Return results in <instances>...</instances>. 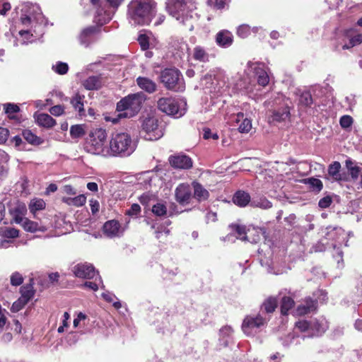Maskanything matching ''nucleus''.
<instances>
[{"label": "nucleus", "instance_id": "27", "mask_svg": "<svg viewBox=\"0 0 362 362\" xmlns=\"http://www.w3.org/2000/svg\"><path fill=\"white\" fill-rule=\"evenodd\" d=\"M136 83L141 89L149 93H153L156 89V83L152 80L146 77H138Z\"/></svg>", "mask_w": 362, "mask_h": 362}, {"label": "nucleus", "instance_id": "29", "mask_svg": "<svg viewBox=\"0 0 362 362\" xmlns=\"http://www.w3.org/2000/svg\"><path fill=\"white\" fill-rule=\"evenodd\" d=\"M241 120L242 122L238 127L239 132L241 133L249 132L252 128L251 120L247 118H244V114L243 112H239L235 117V121L236 122H239Z\"/></svg>", "mask_w": 362, "mask_h": 362}, {"label": "nucleus", "instance_id": "22", "mask_svg": "<svg viewBox=\"0 0 362 362\" xmlns=\"http://www.w3.org/2000/svg\"><path fill=\"white\" fill-rule=\"evenodd\" d=\"M20 225L24 228L25 230L35 233L36 231H45L46 227L42 226L40 223L33 221L28 218L24 219Z\"/></svg>", "mask_w": 362, "mask_h": 362}, {"label": "nucleus", "instance_id": "44", "mask_svg": "<svg viewBox=\"0 0 362 362\" xmlns=\"http://www.w3.org/2000/svg\"><path fill=\"white\" fill-rule=\"evenodd\" d=\"M305 183L309 185L310 188L313 191L320 192L323 187L322 182L320 180L311 177L305 180Z\"/></svg>", "mask_w": 362, "mask_h": 362}, {"label": "nucleus", "instance_id": "20", "mask_svg": "<svg viewBox=\"0 0 362 362\" xmlns=\"http://www.w3.org/2000/svg\"><path fill=\"white\" fill-rule=\"evenodd\" d=\"M27 213V207L24 203H18L13 208L11 209L13 221L20 224L24 219Z\"/></svg>", "mask_w": 362, "mask_h": 362}, {"label": "nucleus", "instance_id": "10", "mask_svg": "<svg viewBox=\"0 0 362 362\" xmlns=\"http://www.w3.org/2000/svg\"><path fill=\"white\" fill-rule=\"evenodd\" d=\"M141 127V134L146 140L156 141L163 135L161 128L158 127V119L155 117L146 118Z\"/></svg>", "mask_w": 362, "mask_h": 362}, {"label": "nucleus", "instance_id": "59", "mask_svg": "<svg viewBox=\"0 0 362 362\" xmlns=\"http://www.w3.org/2000/svg\"><path fill=\"white\" fill-rule=\"evenodd\" d=\"M141 211V207L138 204H133L130 209L126 211V214L129 216H136Z\"/></svg>", "mask_w": 362, "mask_h": 362}, {"label": "nucleus", "instance_id": "60", "mask_svg": "<svg viewBox=\"0 0 362 362\" xmlns=\"http://www.w3.org/2000/svg\"><path fill=\"white\" fill-rule=\"evenodd\" d=\"M228 0H208V4L211 6H214V8L218 9L224 8Z\"/></svg>", "mask_w": 362, "mask_h": 362}, {"label": "nucleus", "instance_id": "61", "mask_svg": "<svg viewBox=\"0 0 362 362\" xmlns=\"http://www.w3.org/2000/svg\"><path fill=\"white\" fill-rule=\"evenodd\" d=\"M138 41L142 49L146 50L149 47L148 39L146 35H140Z\"/></svg>", "mask_w": 362, "mask_h": 362}, {"label": "nucleus", "instance_id": "43", "mask_svg": "<svg viewBox=\"0 0 362 362\" xmlns=\"http://www.w3.org/2000/svg\"><path fill=\"white\" fill-rule=\"evenodd\" d=\"M21 300H24V303H28L33 296L34 292L30 285L23 286L21 288Z\"/></svg>", "mask_w": 362, "mask_h": 362}, {"label": "nucleus", "instance_id": "49", "mask_svg": "<svg viewBox=\"0 0 362 362\" xmlns=\"http://www.w3.org/2000/svg\"><path fill=\"white\" fill-rule=\"evenodd\" d=\"M70 134L73 138H80L85 134L83 125H73L70 128Z\"/></svg>", "mask_w": 362, "mask_h": 362}, {"label": "nucleus", "instance_id": "33", "mask_svg": "<svg viewBox=\"0 0 362 362\" xmlns=\"http://www.w3.org/2000/svg\"><path fill=\"white\" fill-rule=\"evenodd\" d=\"M341 164L335 161L331 165H329L328 168V175L332 177V180L336 181H339L342 180L341 175L340 174Z\"/></svg>", "mask_w": 362, "mask_h": 362}, {"label": "nucleus", "instance_id": "48", "mask_svg": "<svg viewBox=\"0 0 362 362\" xmlns=\"http://www.w3.org/2000/svg\"><path fill=\"white\" fill-rule=\"evenodd\" d=\"M152 212L158 216H164L167 213L166 206L163 203L153 204Z\"/></svg>", "mask_w": 362, "mask_h": 362}, {"label": "nucleus", "instance_id": "15", "mask_svg": "<svg viewBox=\"0 0 362 362\" xmlns=\"http://www.w3.org/2000/svg\"><path fill=\"white\" fill-rule=\"evenodd\" d=\"M91 4L96 9L94 21L99 25H103L112 18V12L105 8L101 0H90Z\"/></svg>", "mask_w": 362, "mask_h": 362}, {"label": "nucleus", "instance_id": "16", "mask_svg": "<svg viewBox=\"0 0 362 362\" xmlns=\"http://www.w3.org/2000/svg\"><path fill=\"white\" fill-rule=\"evenodd\" d=\"M127 222V223H128ZM127 224L125 226H122L117 220H110L106 221L103 225V233L108 238L121 237L123 235Z\"/></svg>", "mask_w": 362, "mask_h": 362}, {"label": "nucleus", "instance_id": "46", "mask_svg": "<svg viewBox=\"0 0 362 362\" xmlns=\"http://www.w3.org/2000/svg\"><path fill=\"white\" fill-rule=\"evenodd\" d=\"M362 42V34L357 33L350 37L349 44L343 45V49H349Z\"/></svg>", "mask_w": 362, "mask_h": 362}, {"label": "nucleus", "instance_id": "50", "mask_svg": "<svg viewBox=\"0 0 362 362\" xmlns=\"http://www.w3.org/2000/svg\"><path fill=\"white\" fill-rule=\"evenodd\" d=\"M35 32V30L30 29V30H21L19 31V35L23 38L22 44H26L28 42H31L33 40L31 38L33 37V33Z\"/></svg>", "mask_w": 362, "mask_h": 362}, {"label": "nucleus", "instance_id": "38", "mask_svg": "<svg viewBox=\"0 0 362 362\" xmlns=\"http://www.w3.org/2000/svg\"><path fill=\"white\" fill-rule=\"evenodd\" d=\"M346 166L353 179H357L359 175H361V168L351 159L346 160Z\"/></svg>", "mask_w": 362, "mask_h": 362}, {"label": "nucleus", "instance_id": "47", "mask_svg": "<svg viewBox=\"0 0 362 362\" xmlns=\"http://www.w3.org/2000/svg\"><path fill=\"white\" fill-rule=\"evenodd\" d=\"M52 69L55 73L59 75H64L67 73L69 66L65 62H57L55 64L52 65Z\"/></svg>", "mask_w": 362, "mask_h": 362}, {"label": "nucleus", "instance_id": "37", "mask_svg": "<svg viewBox=\"0 0 362 362\" xmlns=\"http://www.w3.org/2000/svg\"><path fill=\"white\" fill-rule=\"evenodd\" d=\"M327 239H335L337 243L339 245H341V239L344 240L345 239V233H344V231L339 228H333L330 232L327 233Z\"/></svg>", "mask_w": 362, "mask_h": 362}, {"label": "nucleus", "instance_id": "53", "mask_svg": "<svg viewBox=\"0 0 362 362\" xmlns=\"http://www.w3.org/2000/svg\"><path fill=\"white\" fill-rule=\"evenodd\" d=\"M251 33L250 27L248 25L243 24L240 25L237 29V35L241 38L247 37Z\"/></svg>", "mask_w": 362, "mask_h": 362}, {"label": "nucleus", "instance_id": "39", "mask_svg": "<svg viewBox=\"0 0 362 362\" xmlns=\"http://www.w3.org/2000/svg\"><path fill=\"white\" fill-rule=\"evenodd\" d=\"M250 204L252 206L259 207L262 209H267L272 206V202L265 197L254 199L251 201Z\"/></svg>", "mask_w": 362, "mask_h": 362}, {"label": "nucleus", "instance_id": "42", "mask_svg": "<svg viewBox=\"0 0 362 362\" xmlns=\"http://www.w3.org/2000/svg\"><path fill=\"white\" fill-rule=\"evenodd\" d=\"M233 231L237 235V238L241 240H247V228L245 226L241 225H233L231 226Z\"/></svg>", "mask_w": 362, "mask_h": 362}, {"label": "nucleus", "instance_id": "19", "mask_svg": "<svg viewBox=\"0 0 362 362\" xmlns=\"http://www.w3.org/2000/svg\"><path fill=\"white\" fill-rule=\"evenodd\" d=\"M233 41V36L228 30H221L216 35V42L220 47H228L232 45Z\"/></svg>", "mask_w": 362, "mask_h": 362}, {"label": "nucleus", "instance_id": "64", "mask_svg": "<svg viewBox=\"0 0 362 362\" xmlns=\"http://www.w3.org/2000/svg\"><path fill=\"white\" fill-rule=\"evenodd\" d=\"M233 330L230 326H225L220 329V335L221 337H229L232 334Z\"/></svg>", "mask_w": 362, "mask_h": 362}, {"label": "nucleus", "instance_id": "8", "mask_svg": "<svg viewBox=\"0 0 362 362\" xmlns=\"http://www.w3.org/2000/svg\"><path fill=\"white\" fill-rule=\"evenodd\" d=\"M160 81L164 86L170 90L182 92L185 84L180 71L177 69H165L160 74Z\"/></svg>", "mask_w": 362, "mask_h": 362}, {"label": "nucleus", "instance_id": "17", "mask_svg": "<svg viewBox=\"0 0 362 362\" xmlns=\"http://www.w3.org/2000/svg\"><path fill=\"white\" fill-rule=\"evenodd\" d=\"M105 83L102 76H90L82 81L83 86L88 90H97L100 89Z\"/></svg>", "mask_w": 362, "mask_h": 362}, {"label": "nucleus", "instance_id": "34", "mask_svg": "<svg viewBox=\"0 0 362 362\" xmlns=\"http://www.w3.org/2000/svg\"><path fill=\"white\" fill-rule=\"evenodd\" d=\"M46 204L42 199L35 198L33 199L29 205L28 208L31 214L35 217V214L37 211L43 210L45 208Z\"/></svg>", "mask_w": 362, "mask_h": 362}, {"label": "nucleus", "instance_id": "41", "mask_svg": "<svg viewBox=\"0 0 362 362\" xmlns=\"http://www.w3.org/2000/svg\"><path fill=\"white\" fill-rule=\"evenodd\" d=\"M294 300L289 296H284L281 299V312L283 315H286L288 311L293 308Z\"/></svg>", "mask_w": 362, "mask_h": 362}, {"label": "nucleus", "instance_id": "32", "mask_svg": "<svg viewBox=\"0 0 362 362\" xmlns=\"http://www.w3.org/2000/svg\"><path fill=\"white\" fill-rule=\"evenodd\" d=\"M62 201L68 205L78 207L86 204V197L84 194H79L75 197H63Z\"/></svg>", "mask_w": 362, "mask_h": 362}, {"label": "nucleus", "instance_id": "21", "mask_svg": "<svg viewBox=\"0 0 362 362\" xmlns=\"http://www.w3.org/2000/svg\"><path fill=\"white\" fill-rule=\"evenodd\" d=\"M194 189L193 197L199 202H203L208 199L209 197V191L204 187L200 183L197 182H193L192 183Z\"/></svg>", "mask_w": 362, "mask_h": 362}, {"label": "nucleus", "instance_id": "56", "mask_svg": "<svg viewBox=\"0 0 362 362\" xmlns=\"http://www.w3.org/2000/svg\"><path fill=\"white\" fill-rule=\"evenodd\" d=\"M140 202L145 206H149L151 204V202H155L154 195L152 194H144L139 198Z\"/></svg>", "mask_w": 362, "mask_h": 362}, {"label": "nucleus", "instance_id": "36", "mask_svg": "<svg viewBox=\"0 0 362 362\" xmlns=\"http://www.w3.org/2000/svg\"><path fill=\"white\" fill-rule=\"evenodd\" d=\"M277 305V300L275 298H267L262 305L261 313H271L274 311Z\"/></svg>", "mask_w": 362, "mask_h": 362}, {"label": "nucleus", "instance_id": "58", "mask_svg": "<svg viewBox=\"0 0 362 362\" xmlns=\"http://www.w3.org/2000/svg\"><path fill=\"white\" fill-rule=\"evenodd\" d=\"M23 281V278L22 275L18 272H14L11 276V284L13 286H19L21 285Z\"/></svg>", "mask_w": 362, "mask_h": 362}, {"label": "nucleus", "instance_id": "9", "mask_svg": "<svg viewBox=\"0 0 362 362\" xmlns=\"http://www.w3.org/2000/svg\"><path fill=\"white\" fill-rule=\"evenodd\" d=\"M157 105L163 112L179 118L185 114L187 103L184 100L178 101L172 98H161L158 100Z\"/></svg>", "mask_w": 362, "mask_h": 362}, {"label": "nucleus", "instance_id": "63", "mask_svg": "<svg viewBox=\"0 0 362 362\" xmlns=\"http://www.w3.org/2000/svg\"><path fill=\"white\" fill-rule=\"evenodd\" d=\"M4 109L6 113L7 114L16 113L20 110V108L18 105L11 103L5 104Z\"/></svg>", "mask_w": 362, "mask_h": 362}, {"label": "nucleus", "instance_id": "12", "mask_svg": "<svg viewBox=\"0 0 362 362\" xmlns=\"http://www.w3.org/2000/svg\"><path fill=\"white\" fill-rule=\"evenodd\" d=\"M21 21L23 25H31V29H33L34 23H42L43 16L40 8L37 5H32L28 13L21 16Z\"/></svg>", "mask_w": 362, "mask_h": 362}, {"label": "nucleus", "instance_id": "28", "mask_svg": "<svg viewBox=\"0 0 362 362\" xmlns=\"http://www.w3.org/2000/svg\"><path fill=\"white\" fill-rule=\"evenodd\" d=\"M95 32V28L93 26H90L83 29L79 35L80 43L86 47L88 46Z\"/></svg>", "mask_w": 362, "mask_h": 362}, {"label": "nucleus", "instance_id": "23", "mask_svg": "<svg viewBox=\"0 0 362 362\" xmlns=\"http://www.w3.org/2000/svg\"><path fill=\"white\" fill-rule=\"evenodd\" d=\"M316 309V302L310 298H306L303 303L299 305L297 308V314L302 315L308 314Z\"/></svg>", "mask_w": 362, "mask_h": 362}, {"label": "nucleus", "instance_id": "14", "mask_svg": "<svg viewBox=\"0 0 362 362\" xmlns=\"http://www.w3.org/2000/svg\"><path fill=\"white\" fill-rule=\"evenodd\" d=\"M192 187L189 183H180L175 189V200L181 205H185L192 199Z\"/></svg>", "mask_w": 362, "mask_h": 362}, {"label": "nucleus", "instance_id": "25", "mask_svg": "<svg viewBox=\"0 0 362 362\" xmlns=\"http://www.w3.org/2000/svg\"><path fill=\"white\" fill-rule=\"evenodd\" d=\"M250 194L245 191H238L233 197L235 204L240 207L246 206L250 202Z\"/></svg>", "mask_w": 362, "mask_h": 362}, {"label": "nucleus", "instance_id": "6", "mask_svg": "<svg viewBox=\"0 0 362 362\" xmlns=\"http://www.w3.org/2000/svg\"><path fill=\"white\" fill-rule=\"evenodd\" d=\"M107 132L102 128L93 129L86 141V149L88 153L107 158L108 142Z\"/></svg>", "mask_w": 362, "mask_h": 362}, {"label": "nucleus", "instance_id": "45", "mask_svg": "<svg viewBox=\"0 0 362 362\" xmlns=\"http://www.w3.org/2000/svg\"><path fill=\"white\" fill-rule=\"evenodd\" d=\"M289 111L285 108L280 110H275L272 112V121L281 122L288 117Z\"/></svg>", "mask_w": 362, "mask_h": 362}, {"label": "nucleus", "instance_id": "13", "mask_svg": "<svg viewBox=\"0 0 362 362\" xmlns=\"http://www.w3.org/2000/svg\"><path fill=\"white\" fill-rule=\"evenodd\" d=\"M71 272L78 278L82 279H93L98 275L94 267L89 263H78L71 268Z\"/></svg>", "mask_w": 362, "mask_h": 362}, {"label": "nucleus", "instance_id": "30", "mask_svg": "<svg viewBox=\"0 0 362 362\" xmlns=\"http://www.w3.org/2000/svg\"><path fill=\"white\" fill-rule=\"evenodd\" d=\"M158 180V176L153 171L144 172L139 177V180L141 182V184H143L145 187L148 185L151 186L152 182Z\"/></svg>", "mask_w": 362, "mask_h": 362}, {"label": "nucleus", "instance_id": "26", "mask_svg": "<svg viewBox=\"0 0 362 362\" xmlns=\"http://www.w3.org/2000/svg\"><path fill=\"white\" fill-rule=\"evenodd\" d=\"M264 231L259 228H248L247 232V241L251 243H257L260 241Z\"/></svg>", "mask_w": 362, "mask_h": 362}, {"label": "nucleus", "instance_id": "54", "mask_svg": "<svg viewBox=\"0 0 362 362\" xmlns=\"http://www.w3.org/2000/svg\"><path fill=\"white\" fill-rule=\"evenodd\" d=\"M100 286L102 287L103 286V281L100 276H98V279L96 278L94 282L86 281L83 284V286L87 287L93 291H97Z\"/></svg>", "mask_w": 362, "mask_h": 362}, {"label": "nucleus", "instance_id": "31", "mask_svg": "<svg viewBox=\"0 0 362 362\" xmlns=\"http://www.w3.org/2000/svg\"><path fill=\"white\" fill-rule=\"evenodd\" d=\"M193 59L201 62H206L209 60V55L205 49L201 46H196L193 49Z\"/></svg>", "mask_w": 362, "mask_h": 362}, {"label": "nucleus", "instance_id": "4", "mask_svg": "<svg viewBox=\"0 0 362 362\" xmlns=\"http://www.w3.org/2000/svg\"><path fill=\"white\" fill-rule=\"evenodd\" d=\"M328 328L327 322L324 318L311 320H300L296 323V329L303 334L296 337L294 333L289 334L283 342L284 346L299 343V338L317 337L323 334Z\"/></svg>", "mask_w": 362, "mask_h": 362}, {"label": "nucleus", "instance_id": "7", "mask_svg": "<svg viewBox=\"0 0 362 362\" xmlns=\"http://www.w3.org/2000/svg\"><path fill=\"white\" fill-rule=\"evenodd\" d=\"M245 80L248 81V84H252L255 81L262 86L265 87L269 82V77L265 69L264 64L259 62H248L244 70Z\"/></svg>", "mask_w": 362, "mask_h": 362}, {"label": "nucleus", "instance_id": "5", "mask_svg": "<svg viewBox=\"0 0 362 362\" xmlns=\"http://www.w3.org/2000/svg\"><path fill=\"white\" fill-rule=\"evenodd\" d=\"M146 100L143 93L131 94L122 98L117 104V110L119 116L130 118L137 114L141 108L142 104Z\"/></svg>", "mask_w": 362, "mask_h": 362}, {"label": "nucleus", "instance_id": "51", "mask_svg": "<svg viewBox=\"0 0 362 362\" xmlns=\"http://www.w3.org/2000/svg\"><path fill=\"white\" fill-rule=\"evenodd\" d=\"M83 96L76 95L71 100V103L76 110H78L80 112L83 110Z\"/></svg>", "mask_w": 362, "mask_h": 362}, {"label": "nucleus", "instance_id": "24", "mask_svg": "<svg viewBox=\"0 0 362 362\" xmlns=\"http://www.w3.org/2000/svg\"><path fill=\"white\" fill-rule=\"evenodd\" d=\"M35 119L38 125L45 128H52L56 124V120L46 113L36 115Z\"/></svg>", "mask_w": 362, "mask_h": 362}, {"label": "nucleus", "instance_id": "11", "mask_svg": "<svg viewBox=\"0 0 362 362\" xmlns=\"http://www.w3.org/2000/svg\"><path fill=\"white\" fill-rule=\"evenodd\" d=\"M266 322L267 319L262 317V314L255 317L247 316L242 325L243 331L248 336L253 335Z\"/></svg>", "mask_w": 362, "mask_h": 362}, {"label": "nucleus", "instance_id": "3", "mask_svg": "<svg viewBox=\"0 0 362 362\" xmlns=\"http://www.w3.org/2000/svg\"><path fill=\"white\" fill-rule=\"evenodd\" d=\"M136 145L131 135L122 131L112 132L109 138L107 158H125L131 156Z\"/></svg>", "mask_w": 362, "mask_h": 362}, {"label": "nucleus", "instance_id": "1", "mask_svg": "<svg viewBox=\"0 0 362 362\" xmlns=\"http://www.w3.org/2000/svg\"><path fill=\"white\" fill-rule=\"evenodd\" d=\"M195 0H167L166 10L180 24L192 31L199 16Z\"/></svg>", "mask_w": 362, "mask_h": 362}, {"label": "nucleus", "instance_id": "40", "mask_svg": "<svg viewBox=\"0 0 362 362\" xmlns=\"http://www.w3.org/2000/svg\"><path fill=\"white\" fill-rule=\"evenodd\" d=\"M0 235L2 238H15L19 235L18 230L11 227H4L0 228Z\"/></svg>", "mask_w": 362, "mask_h": 362}, {"label": "nucleus", "instance_id": "57", "mask_svg": "<svg viewBox=\"0 0 362 362\" xmlns=\"http://www.w3.org/2000/svg\"><path fill=\"white\" fill-rule=\"evenodd\" d=\"M339 123L342 128H349L353 124V118L349 115H344L340 118Z\"/></svg>", "mask_w": 362, "mask_h": 362}, {"label": "nucleus", "instance_id": "55", "mask_svg": "<svg viewBox=\"0 0 362 362\" xmlns=\"http://www.w3.org/2000/svg\"><path fill=\"white\" fill-rule=\"evenodd\" d=\"M299 103L306 107L310 106L313 103V98L309 92H303L299 98Z\"/></svg>", "mask_w": 362, "mask_h": 362}, {"label": "nucleus", "instance_id": "52", "mask_svg": "<svg viewBox=\"0 0 362 362\" xmlns=\"http://www.w3.org/2000/svg\"><path fill=\"white\" fill-rule=\"evenodd\" d=\"M87 320V315L82 312L77 313L76 317L74 318L73 325L74 328H77L81 326L86 325V320Z\"/></svg>", "mask_w": 362, "mask_h": 362}, {"label": "nucleus", "instance_id": "62", "mask_svg": "<svg viewBox=\"0 0 362 362\" xmlns=\"http://www.w3.org/2000/svg\"><path fill=\"white\" fill-rule=\"evenodd\" d=\"M64 107L59 105H54L49 109L50 114L56 117L62 115L64 113Z\"/></svg>", "mask_w": 362, "mask_h": 362}, {"label": "nucleus", "instance_id": "2", "mask_svg": "<svg viewBox=\"0 0 362 362\" xmlns=\"http://www.w3.org/2000/svg\"><path fill=\"white\" fill-rule=\"evenodd\" d=\"M155 0H132L127 6V18L134 25H147L156 16Z\"/></svg>", "mask_w": 362, "mask_h": 362}, {"label": "nucleus", "instance_id": "35", "mask_svg": "<svg viewBox=\"0 0 362 362\" xmlns=\"http://www.w3.org/2000/svg\"><path fill=\"white\" fill-rule=\"evenodd\" d=\"M23 139L29 144L33 145H40L42 144L43 140L34 134L30 130H24L22 133Z\"/></svg>", "mask_w": 362, "mask_h": 362}, {"label": "nucleus", "instance_id": "18", "mask_svg": "<svg viewBox=\"0 0 362 362\" xmlns=\"http://www.w3.org/2000/svg\"><path fill=\"white\" fill-rule=\"evenodd\" d=\"M172 166L180 169H189L192 166V159L186 155H177L170 158Z\"/></svg>", "mask_w": 362, "mask_h": 362}]
</instances>
